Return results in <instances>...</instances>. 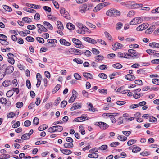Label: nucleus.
Here are the masks:
<instances>
[{
	"instance_id": "nucleus-5",
	"label": "nucleus",
	"mask_w": 159,
	"mask_h": 159,
	"mask_svg": "<svg viewBox=\"0 0 159 159\" xmlns=\"http://www.w3.org/2000/svg\"><path fill=\"white\" fill-rule=\"evenodd\" d=\"M143 21V19L140 17H136L133 18L130 21V24L131 25H134L141 23Z\"/></svg>"
},
{
	"instance_id": "nucleus-18",
	"label": "nucleus",
	"mask_w": 159,
	"mask_h": 159,
	"mask_svg": "<svg viewBox=\"0 0 159 159\" xmlns=\"http://www.w3.org/2000/svg\"><path fill=\"white\" fill-rule=\"evenodd\" d=\"M26 5L29 7L35 9H40L41 6L39 5H36L33 4L26 3Z\"/></svg>"
},
{
	"instance_id": "nucleus-21",
	"label": "nucleus",
	"mask_w": 159,
	"mask_h": 159,
	"mask_svg": "<svg viewBox=\"0 0 159 159\" xmlns=\"http://www.w3.org/2000/svg\"><path fill=\"white\" fill-rule=\"evenodd\" d=\"M88 119V118L86 116H81L75 118L74 120V121L76 122H80L81 121V120H86Z\"/></svg>"
},
{
	"instance_id": "nucleus-44",
	"label": "nucleus",
	"mask_w": 159,
	"mask_h": 159,
	"mask_svg": "<svg viewBox=\"0 0 159 159\" xmlns=\"http://www.w3.org/2000/svg\"><path fill=\"white\" fill-rule=\"evenodd\" d=\"M33 123L34 125H37L39 123V119L37 117H35L34 118L33 121Z\"/></svg>"
},
{
	"instance_id": "nucleus-1",
	"label": "nucleus",
	"mask_w": 159,
	"mask_h": 159,
	"mask_svg": "<svg viewBox=\"0 0 159 159\" xmlns=\"http://www.w3.org/2000/svg\"><path fill=\"white\" fill-rule=\"evenodd\" d=\"M106 15L110 17H117L120 15V11L116 9H111L107 11Z\"/></svg>"
},
{
	"instance_id": "nucleus-47",
	"label": "nucleus",
	"mask_w": 159,
	"mask_h": 159,
	"mask_svg": "<svg viewBox=\"0 0 159 159\" xmlns=\"http://www.w3.org/2000/svg\"><path fill=\"white\" fill-rule=\"evenodd\" d=\"M25 39L29 42H33L34 41V39L31 36H27L26 38Z\"/></svg>"
},
{
	"instance_id": "nucleus-3",
	"label": "nucleus",
	"mask_w": 159,
	"mask_h": 159,
	"mask_svg": "<svg viewBox=\"0 0 159 159\" xmlns=\"http://www.w3.org/2000/svg\"><path fill=\"white\" fill-rule=\"evenodd\" d=\"M73 42L76 45L75 46L80 48H84V45L82 44V43L81 41L78 39L73 38L72 39Z\"/></svg>"
},
{
	"instance_id": "nucleus-13",
	"label": "nucleus",
	"mask_w": 159,
	"mask_h": 159,
	"mask_svg": "<svg viewBox=\"0 0 159 159\" xmlns=\"http://www.w3.org/2000/svg\"><path fill=\"white\" fill-rule=\"evenodd\" d=\"M60 13L65 18L68 19V12L64 8H62L60 10Z\"/></svg>"
},
{
	"instance_id": "nucleus-10",
	"label": "nucleus",
	"mask_w": 159,
	"mask_h": 159,
	"mask_svg": "<svg viewBox=\"0 0 159 159\" xmlns=\"http://www.w3.org/2000/svg\"><path fill=\"white\" fill-rule=\"evenodd\" d=\"M83 39L89 43L94 44L96 43L97 41L95 39L88 37H84L82 38Z\"/></svg>"
},
{
	"instance_id": "nucleus-48",
	"label": "nucleus",
	"mask_w": 159,
	"mask_h": 159,
	"mask_svg": "<svg viewBox=\"0 0 159 159\" xmlns=\"http://www.w3.org/2000/svg\"><path fill=\"white\" fill-rule=\"evenodd\" d=\"M135 12L134 11L131 10L127 14V16L128 17H130L134 16L135 14Z\"/></svg>"
},
{
	"instance_id": "nucleus-34",
	"label": "nucleus",
	"mask_w": 159,
	"mask_h": 159,
	"mask_svg": "<svg viewBox=\"0 0 159 159\" xmlns=\"http://www.w3.org/2000/svg\"><path fill=\"white\" fill-rule=\"evenodd\" d=\"M64 147L66 148H72L74 146L73 144L72 143H66L64 144Z\"/></svg>"
},
{
	"instance_id": "nucleus-50",
	"label": "nucleus",
	"mask_w": 159,
	"mask_h": 159,
	"mask_svg": "<svg viewBox=\"0 0 159 159\" xmlns=\"http://www.w3.org/2000/svg\"><path fill=\"white\" fill-rule=\"evenodd\" d=\"M91 51L93 54L95 55L98 54L100 53V52L96 48H92Z\"/></svg>"
},
{
	"instance_id": "nucleus-64",
	"label": "nucleus",
	"mask_w": 159,
	"mask_h": 159,
	"mask_svg": "<svg viewBox=\"0 0 159 159\" xmlns=\"http://www.w3.org/2000/svg\"><path fill=\"white\" fill-rule=\"evenodd\" d=\"M15 115L16 114L15 113L13 112H11L9 113L7 115V116L8 118H13L15 116Z\"/></svg>"
},
{
	"instance_id": "nucleus-12",
	"label": "nucleus",
	"mask_w": 159,
	"mask_h": 159,
	"mask_svg": "<svg viewBox=\"0 0 159 159\" xmlns=\"http://www.w3.org/2000/svg\"><path fill=\"white\" fill-rule=\"evenodd\" d=\"M36 76L37 80V83L36 84V86L37 88H38L40 85L41 80L42 79V78L41 74L39 73L37 74Z\"/></svg>"
},
{
	"instance_id": "nucleus-33",
	"label": "nucleus",
	"mask_w": 159,
	"mask_h": 159,
	"mask_svg": "<svg viewBox=\"0 0 159 159\" xmlns=\"http://www.w3.org/2000/svg\"><path fill=\"white\" fill-rule=\"evenodd\" d=\"M124 119L122 117H119L117 120V125H120L123 123Z\"/></svg>"
},
{
	"instance_id": "nucleus-29",
	"label": "nucleus",
	"mask_w": 159,
	"mask_h": 159,
	"mask_svg": "<svg viewBox=\"0 0 159 159\" xmlns=\"http://www.w3.org/2000/svg\"><path fill=\"white\" fill-rule=\"evenodd\" d=\"M57 26L58 28L62 30L63 29V26L62 23L60 21H57Z\"/></svg>"
},
{
	"instance_id": "nucleus-4",
	"label": "nucleus",
	"mask_w": 159,
	"mask_h": 159,
	"mask_svg": "<svg viewBox=\"0 0 159 159\" xmlns=\"http://www.w3.org/2000/svg\"><path fill=\"white\" fill-rule=\"evenodd\" d=\"M14 69L13 66H9L7 67L6 69L5 70V73L4 74H2L1 76V80L3 78L5 75L6 74H11L13 72L14 70Z\"/></svg>"
},
{
	"instance_id": "nucleus-19",
	"label": "nucleus",
	"mask_w": 159,
	"mask_h": 159,
	"mask_svg": "<svg viewBox=\"0 0 159 159\" xmlns=\"http://www.w3.org/2000/svg\"><path fill=\"white\" fill-rule=\"evenodd\" d=\"M132 152L134 153H136L139 152L141 150L140 148L137 146L136 145H134L132 146Z\"/></svg>"
},
{
	"instance_id": "nucleus-55",
	"label": "nucleus",
	"mask_w": 159,
	"mask_h": 159,
	"mask_svg": "<svg viewBox=\"0 0 159 159\" xmlns=\"http://www.w3.org/2000/svg\"><path fill=\"white\" fill-rule=\"evenodd\" d=\"M146 52L150 55H153L155 53V50L151 49H148L146 50Z\"/></svg>"
},
{
	"instance_id": "nucleus-31",
	"label": "nucleus",
	"mask_w": 159,
	"mask_h": 159,
	"mask_svg": "<svg viewBox=\"0 0 159 159\" xmlns=\"http://www.w3.org/2000/svg\"><path fill=\"white\" fill-rule=\"evenodd\" d=\"M61 85L60 84H57L54 88L53 90L52 91V93H55L57 92L60 88Z\"/></svg>"
},
{
	"instance_id": "nucleus-53",
	"label": "nucleus",
	"mask_w": 159,
	"mask_h": 159,
	"mask_svg": "<svg viewBox=\"0 0 159 159\" xmlns=\"http://www.w3.org/2000/svg\"><path fill=\"white\" fill-rule=\"evenodd\" d=\"M36 39L41 43H43L44 42V39L42 38L37 37L36 38Z\"/></svg>"
},
{
	"instance_id": "nucleus-54",
	"label": "nucleus",
	"mask_w": 159,
	"mask_h": 159,
	"mask_svg": "<svg viewBox=\"0 0 159 159\" xmlns=\"http://www.w3.org/2000/svg\"><path fill=\"white\" fill-rule=\"evenodd\" d=\"M107 148V145H103L99 147V149L100 150H104Z\"/></svg>"
},
{
	"instance_id": "nucleus-58",
	"label": "nucleus",
	"mask_w": 159,
	"mask_h": 159,
	"mask_svg": "<svg viewBox=\"0 0 159 159\" xmlns=\"http://www.w3.org/2000/svg\"><path fill=\"white\" fill-rule=\"evenodd\" d=\"M83 54L86 56L89 57L91 55V52L89 50H86L85 52H84Z\"/></svg>"
},
{
	"instance_id": "nucleus-22",
	"label": "nucleus",
	"mask_w": 159,
	"mask_h": 159,
	"mask_svg": "<svg viewBox=\"0 0 159 159\" xmlns=\"http://www.w3.org/2000/svg\"><path fill=\"white\" fill-rule=\"evenodd\" d=\"M83 76L87 79H93V77L92 74L88 72H84L83 74Z\"/></svg>"
},
{
	"instance_id": "nucleus-30",
	"label": "nucleus",
	"mask_w": 159,
	"mask_h": 159,
	"mask_svg": "<svg viewBox=\"0 0 159 159\" xmlns=\"http://www.w3.org/2000/svg\"><path fill=\"white\" fill-rule=\"evenodd\" d=\"M112 66L116 69H120L122 67V65L119 63H116L112 65Z\"/></svg>"
},
{
	"instance_id": "nucleus-20",
	"label": "nucleus",
	"mask_w": 159,
	"mask_h": 159,
	"mask_svg": "<svg viewBox=\"0 0 159 159\" xmlns=\"http://www.w3.org/2000/svg\"><path fill=\"white\" fill-rule=\"evenodd\" d=\"M125 78L129 80H133L135 79V77L130 74H127L125 76Z\"/></svg>"
},
{
	"instance_id": "nucleus-37",
	"label": "nucleus",
	"mask_w": 159,
	"mask_h": 159,
	"mask_svg": "<svg viewBox=\"0 0 159 159\" xmlns=\"http://www.w3.org/2000/svg\"><path fill=\"white\" fill-rule=\"evenodd\" d=\"M137 142V140L135 139H131L128 141L127 143L128 145L130 146L135 143Z\"/></svg>"
},
{
	"instance_id": "nucleus-46",
	"label": "nucleus",
	"mask_w": 159,
	"mask_h": 159,
	"mask_svg": "<svg viewBox=\"0 0 159 159\" xmlns=\"http://www.w3.org/2000/svg\"><path fill=\"white\" fill-rule=\"evenodd\" d=\"M43 9L46 12L50 13L51 11V8L48 6H44L43 7Z\"/></svg>"
},
{
	"instance_id": "nucleus-52",
	"label": "nucleus",
	"mask_w": 159,
	"mask_h": 159,
	"mask_svg": "<svg viewBox=\"0 0 159 159\" xmlns=\"http://www.w3.org/2000/svg\"><path fill=\"white\" fill-rule=\"evenodd\" d=\"M11 83V82L10 81H5L2 83L3 86L5 87H7Z\"/></svg>"
},
{
	"instance_id": "nucleus-6",
	"label": "nucleus",
	"mask_w": 159,
	"mask_h": 159,
	"mask_svg": "<svg viewBox=\"0 0 159 159\" xmlns=\"http://www.w3.org/2000/svg\"><path fill=\"white\" fill-rule=\"evenodd\" d=\"M94 124L96 125L99 126L102 129H105L109 126L107 124L102 122H96L94 123Z\"/></svg>"
},
{
	"instance_id": "nucleus-41",
	"label": "nucleus",
	"mask_w": 159,
	"mask_h": 159,
	"mask_svg": "<svg viewBox=\"0 0 159 159\" xmlns=\"http://www.w3.org/2000/svg\"><path fill=\"white\" fill-rule=\"evenodd\" d=\"M98 76L100 78L103 79H105L107 78V75L104 73H101L98 74Z\"/></svg>"
},
{
	"instance_id": "nucleus-32",
	"label": "nucleus",
	"mask_w": 159,
	"mask_h": 159,
	"mask_svg": "<svg viewBox=\"0 0 159 159\" xmlns=\"http://www.w3.org/2000/svg\"><path fill=\"white\" fill-rule=\"evenodd\" d=\"M7 65L6 64H4L2 65L1 66V73H5V70L6 69Z\"/></svg>"
},
{
	"instance_id": "nucleus-27",
	"label": "nucleus",
	"mask_w": 159,
	"mask_h": 159,
	"mask_svg": "<svg viewBox=\"0 0 159 159\" xmlns=\"http://www.w3.org/2000/svg\"><path fill=\"white\" fill-rule=\"evenodd\" d=\"M67 28L70 30H73L75 29V26L70 23H68L66 25Z\"/></svg>"
},
{
	"instance_id": "nucleus-56",
	"label": "nucleus",
	"mask_w": 159,
	"mask_h": 159,
	"mask_svg": "<svg viewBox=\"0 0 159 159\" xmlns=\"http://www.w3.org/2000/svg\"><path fill=\"white\" fill-rule=\"evenodd\" d=\"M152 83L157 85H159V79L157 78L153 79L152 80Z\"/></svg>"
},
{
	"instance_id": "nucleus-63",
	"label": "nucleus",
	"mask_w": 159,
	"mask_h": 159,
	"mask_svg": "<svg viewBox=\"0 0 159 159\" xmlns=\"http://www.w3.org/2000/svg\"><path fill=\"white\" fill-rule=\"evenodd\" d=\"M20 121H18L14 124L12 125V127L13 128H16L20 126Z\"/></svg>"
},
{
	"instance_id": "nucleus-17",
	"label": "nucleus",
	"mask_w": 159,
	"mask_h": 159,
	"mask_svg": "<svg viewBox=\"0 0 159 159\" xmlns=\"http://www.w3.org/2000/svg\"><path fill=\"white\" fill-rule=\"evenodd\" d=\"M155 29V26L154 25H151L149 28L146 30L145 33L147 34H150L152 33Z\"/></svg>"
},
{
	"instance_id": "nucleus-51",
	"label": "nucleus",
	"mask_w": 159,
	"mask_h": 159,
	"mask_svg": "<svg viewBox=\"0 0 159 159\" xmlns=\"http://www.w3.org/2000/svg\"><path fill=\"white\" fill-rule=\"evenodd\" d=\"M123 26V24L121 22H119L116 25V29L120 30Z\"/></svg>"
},
{
	"instance_id": "nucleus-26",
	"label": "nucleus",
	"mask_w": 159,
	"mask_h": 159,
	"mask_svg": "<svg viewBox=\"0 0 159 159\" xmlns=\"http://www.w3.org/2000/svg\"><path fill=\"white\" fill-rule=\"evenodd\" d=\"M55 132H61L62 131L63 128L62 126L59 125L55 126Z\"/></svg>"
},
{
	"instance_id": "nucleus-23",
	"label": "nucleus",
	"mask_w": 159,
	"mask_h": 159,
	"mask_svg": "<svg viewBox=\"0 0 159 159\" xmlns=\"http://www.w3.org/2000/svg\"><path fill=\"white\" fill-rule=\"evenodd\" d=\"M95 61L96 62H98L102 61L104 59V57L103 56L99 55L95 57Z\"/></svg>"
},
{
	"instance_id": "nucleus-35",
	"label": "nucleus",
	"mask_w": 159,
	"mask_h": 159,
	"mask_svg": "<svg viewBox=\"0 0 159 159\" xmlns=\"http://www.w3.org/2000/svg\"><path fill=\"white\" fill-rule=\"evenodd\" d=\"M3 8L6 11L8 12H11L12 11V9L11 8L6 5H3L2 6Z\"/></svg>"
},
{
	"instance_id": "nucleus-2",
	"label": "nucleus",
	"mask_w": 159,
	"mask_h": 159,
	"mask_svg": "<svg viewBox=\"0 0 159 159\" xmlns=\"http://www.w3.org/2000/svg\"><path fill=\"white\" fill-rule=\"evenodd\" d=\"M128 52L131 54H129L131 58L129 59H136L139 58L140 57V54L136 52L135 50L130 49L128 50Z\"/></svg>"
},
{
	"instance_id": "nucleus-49",
	"label": "nucleus",
	"mask_w": 159,
	"mask_h": 159,
	"mask_svg": "<svg viewBox=\"0 0 159 159\" xmlns=\"http://www.w3.org/2000/svg\"><path fill=\"white\" fill-rule=\"evenodd\" d=\"M99 150V148H92L91 149H90L89 152L90 153H92V152H98V151Z\"/></svg>"
},
{
	"instance_id": "nucleus-9",
	"label": "nucleus",
	"mask_w": 159,
	"mask_h": 159,
	"mask_svg": "<svg viewBox=\"0 0 159 159\" xmlns=\"http://www.w3.org/2000/svg\"><path fill=\"white\" fill-rule=\"evenodd\" d=\"M72 96L68 100L69 102L70 103L73 102L74 101L76 98V95L77 94V93L75 90L73 89L72 90Z\"/></svg>"
},
{
	"instance_id": "nucleus-36",
	"label": "nucleus",
	"mask_w": 159,
	"mask_h": 159,
	"mask_svg": "<svg viewBox=\"0 0 159 159\" xmlns=\"http://www.w3.org/2000/svg\"><path fill=\"white\" fill-rule=\"evenodd\" d=\"M117 138L120 141H126L127 139V137L122 135H119L118 136Z\"/></svg>"
},
{
	"instance_id": "nucleus-40",
	"label": "nucleus",
	"mask_w": 159,
	"mask_h": 159,
	"mask_svg": "<svg viewBox=\"0 0 159 159\" xmlns=\"http://www.w3.org/2000/svg\"><path fill=\"white\" fill-rule=\"evenodd\" d=\"M98 91L99 92L102 94L105 95L107 93V90L105 89H99Z\"/></svg>"
},
{
	"instance_id": "nucleus-57",
	"label": "nucleus",
	"mask_w": 159,
	"mask_h": 159,
	"mask_svg": "<svg viewBox=\"0 0 159 159\" xmlns=\"http://www.w3.org/2000/svg\"><path fill=\"white\" fill-rule=\"evenodd\" d=\"M108 67L106 65L102 64L99 66V68L101 70H106L107 69Z\"/></svg>"
},
{
	"instance_id": "nucleus-8",
	"label": "nucleus",
	"mask_w": 159,
	"mask_h": 159,
	"mask_svg": "<svg viewBox=\"0 0 159 159\" xmlns=\"http://www.w3.org/2000/svg\"><path fill=\"white\" fill-rule=\"evenodd\" d=\"M36 26L38 28V32L39 34H41L42 31L46 32L48 31L47 29L40 24H37Z\"/></svg>"
},
{
	"instance_id": "nucleus-42",
	"label": "nucleus",
	"mask_w": 159,
	"mask_h": 159,
	"mask_svg": "<svg viewBox=\"0 0 159 159\" xmlns=\"http://www.w3.org/2000/svg\"><path fill=\"white\" fill-rule=\"evenodd\" d=\"M14 91L13 90H11L8 91L6 93L7 96L8 97H11L13 94Z\"/></svg>"
},
{
	"instance_id": "nucleus-25",
	"label": "nucleus",
	"mask_w": 159,
	"mask_h": 159,
	"mask_svg": "<svg viewBox=\"0 0 159 159\" xmlns=\"http://www.w3.org/2000/svg\"><path fill=\"white\" fill-rule=\"evenodd\" d=\"M143 6V4L141 3H135L131 5V8L132 9H136L139 7H142Z\"/></svg>"
},
{
	"instance_id": "nucleus-14",
	"label": "nucleus",
	"mask_w": 159,
	"mask_h": 159,
	"mask_svg": "<svg viewBox=\"0 0 159 159\" xmlns=\"http://www.w3.org/2000/svg\"><path fill=\"white\" fill-rule=\"evenodd\" d=\"M81 105L80 103H75L73 104V106L71 108L70 110L71 111L77 109H78L81 108Z\"/></svg>"
},
{
	"instance_id": "nucleus-38",
	"label": "nucleus",
	"mask_w": 159,
	"mask_h": 159,
	"mask_svg": "<svg viewBox=\"0 0 159 159\" xmlns=\"http://www.w3.org/2000/svg\"><path fill=\"white\" fill-rule=\"evenodd\" d=\"M22 20L25 23H30L32 22L31 19L28 17H23L22 18Z\"/></svg>"
},
{
	"instance_id": "nucleus-59",
	"label": "nucleus",
	"mask_w": 159,
	"mask_h": 159,
	"mask_svg": "<svg viewBox=\"0 0 159 159\" xmlns=\"http://www.w3.org/2000/svg\"><path fill=\"white\" fill-rule=\"evenodd\" d=\"M30 136L28 135L27 133H26L23 134L21 137V139L23 140H26L29 138Z\"/></svg>"
},
{
	"instance_id": "nucleus-7",
	"label": "nucleus",
	"mask_w": 159,
	"mask_h": 159,
	"mask_svg": "<svg viewBox=\"0 0 159 159\" xmlns=\"http://www.w3.org/2000/svg\"><path fill=\"white\" fill-rule=\"evenodd\" d=\"M148 23H144L138 26L136 28V30L138 31H142L148 28Z\"/></svg>"
},
{
	"instance_id": "nucleus-43",
	"label": "nucleus",
	"mask_w": 159,
	"mask_h": 159,
	"mask_svg": "<svg viewBox=\"0 0 159 159\" xmlns=\"http://www.w3.org/2000/svg\"><path fill=\"white\" fill-rule=\"evenodd\" d=\"M10 156L8 154L1 155V159H7L10 157Z\"/></svg>"
},
{
	"instance_id": "nucleus-60",
	"label": "nucleus",
	"mask_w": 159,
	"mask_h": 159,
	"mask_svg": "<svg viewBox=\"0 0 159 159\" xmlns=\"http://www.w3.org/2000/svg\"><path fill=\"white\" fill-rule=\"evenodd\" d=\"M67 104V102L66 101H63L61 103V107L64 108L65 107Z\"/></svg>"
},
{
	"instance_id": "nucleus-15",
	"label": "nucleus",
	"mask_w": 159,
	"mask_h": 159,
	"mask_svg": "<svg viewBox=\"0 0 159 159\" xmlns=\"http://www.w3.org/2000/svg\"><path fill=\"white\" fill-rule=\"evenodd\" d=\"M60 43L61 44L66 46H69L71 45V43H70L67 41L66 40L62 38L60 39Z\"/></svg>"
},
{
	"instance_id": "nucleus-62",
	"label": "nucleus",
	"mask_w": 159,
	"mask_h": 159,
	"mask_svg": "<svg viewBox=\"0 0 159 159\" xmlns=\"http://www.w3.org/2000/svg\"><path fill=\"white\" fill-rule=\"evenodd\" d=\"M120 143L118 142H112L110 144V146L111 147H116L119 145Z\"/></svg>"
},
{
	"instance_id": "nucleus-45",
	"label": "nucleus",
	"mask_w": 159,
	"mask_h": 159,
	"mask_svg": "<svg viewBox=\"0 0 159 159\" xmlns=\"http://www.w3.org/2000/svg\"><path fill=\"white\" fill-rule=\"evenodd\" d=\"M73 61L74 62L79 64H81L83 62V61L80 58H75L73 60Z\"/></svg>"
},
{
	"instance_id": "nucleus-28",
	"label": "nucleus",
	"mask_w": 159,
	"mask_h": 159,
	"mask_svg": "<svg viewBox=\"0 0 159 159\" xmlns=\"http://www.w3.org/2000/svg\"><path fill=\"white\" fill-rule=\"evenodd\" d=\"M48 128V126L46 124H43L39 127L38 129L39 131H41L44 130Z\"/></svg>"
},
{
	"instance_id": "nucleus-61",
	"label": "nucleus",
	"mask_w": 159,
	"mask_h": 159,
	"mask_svg": "<svg viewBox=\"0 0 159 159\" xmlns=\"http://www.w3.org/2000/svg\"><path fill=\"white\" fill-rule=\"evenodd\" d=\"M157 119L154 117L152 116L149 119V121L151 122H155L157 121Z\"/></svg>"
},
{
	"instance_id": "nucleus-11",
	"label": "nucleus",
	"mask_w": 159,
	"mask_h": 159,
	"mask_svg": "<svg viewBox=\"0 0 159 159\" xmlns=\"http://www.w3.org/2000/svg\"><path fill=\"white\" fill-rule=\"evenodd\" d=\"M104 7V3H100L95 7L93 10V11L94 12H97Z\"/></svg>"
},
{
	"instance_id": "nucleus-24",
	"label": "nucleus",
	"mask_w": 159,
	"mask_h": 159,
	"mask_svg": "<svg viewBox=\"0 0 159 159\" xmlns=\"http://www.w3.org/2000/svg\"><path fill=\"white\" fill-rule=\"evenodd\" d=\"M149 46L152 48H159V43L155 42L150 43Z\"/></svg>"
},
{
	"instance_id": "nucleus-16",
	"label": "nucleus",
	"mask_w": 159,
	"mask_h": 159,
	"mask_svg": "<svg viewBox=\"0 0 159 159\" xmlns=\"http://www.w3.org/2000/svg\"><path fill=\"white\" fill-rule=\"evenodd\" d=\"M118 56L120 57H123L126 58H131L130 56H129V54L125 53H121L120 52H119L118 53Z\"/></svg>"
},
{
	"instance_id": "nucleus-39",
	"label": "nucleus",
	"mask_w": 159,
	"mask_h": 159,
	"mask_svg": "<svg viewBox=\"0 0 159 159\" xmlns=\"http://www.w3.org/2000/svg\"><path fill=\"white\" fill-rule=\"evenodd\" d=\"M104 34L106 38L109 40H111L112 39V37L110 34L107 31L104 32Z\"/></svg>"
}]
</instances>
